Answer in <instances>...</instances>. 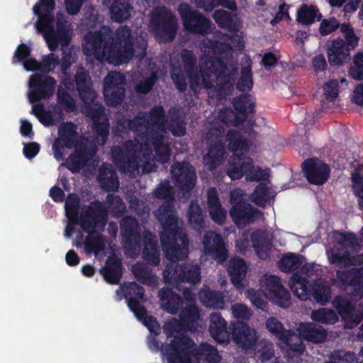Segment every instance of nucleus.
<instances>
[{
	"mask_svg": "<svg viewBox=\"0 0 363 363\" xmlns=\"http://www.w3.org/2000/svg\"><path fill=\"white\" fill-rule=\"evenodd\" d=\"M123 290L125 294V298L127 301L130 309L134 313L138 320L150 330L151 333L155 334L160 330V325L155 318L147 315V311L140 303V300L143 299V289L135 282H130L125 284Z\"/></svg>",
	"mask_w": 363,
	"mask_h": 363,
	"instance_id": "nucleus-16",
	"label": "nucleus"
},
{
	"mask_svg": "<svg viewBox=\"0 0 363 363\" xmlns=\"http://www.w3.org/2000/svg\"><path fill=\"white\" fill-rule=\"evenodd\" d=\"M213 18L220 28L229 29L233 25L232 16L223 9L216 10L213 15Z\"/></svg>",
	"mask_w": 363,
	"mask_h": 363,
	"instance_id": "nucleus-59",
	"label": "nucleus"
},
{
	"mask_svg": "<svg viewBox=\"0 0 363 363\" xmlns=\"http://www.w3.org/2000/svg\"><path fill=\"white\" fill-rule=\"evenodd\" d=\"M234 108L244 117V115L252 113L254 108V103L249 95H241L235 98L233 101Z\"/></svg>",
	"mask_w": 363,
	"mask_h": 363,
	"instance_id": "nucleus-49",
	"label": "nucleus"
},
{
	"mask_svg": "<svg viewBox=\"0 0 363 363\" xmlns=\"http://www.w3.org/2000/svg\"><path fill=\"white\" fill-rule=\"evenodd\" d=\"M259 286L263 296L271 301L283 308L290 305V294L278 277L265 274L259 280Z\"/></svg>",
	"mask_w": 363,
	"mask_h": 363,
	"instance_id": "nucleus-17",
	"label": "nucleus"
},
{
	"mask_svg": "<svg viewBox=\"0 0 363 363\" xmlns=\"http://www.w3.org/2000/svg\"><path fill=\"white\" fill-rule=\"evenodd\" d=\"M306 275L296 273L289 281V285L294 294L301 300H306L311 295V286H308Z\"/></svg>",
	"mask_w": 363,
	"mask_h": 363,
	"instance_id": "nucleus-35",
	"label": "nucleus"
},
{
	"mask_svg": "<svg viewBox=\"0 0 363 363\" xmlns=\"http://www.w3.org/2000/svg\"><path fill=\"white\" fill-rule=\"evenodd\" d=\"M155 215L162 227L160 235L162 249L170 262L163 272L165 283L177 286L179 281L199 282L201 269L197 264H174L177 259L187 257L189 243L186 235L178 230L177 216L172 202H165L157 209Z\"/></svg>",
	"mask_w": 363,
	"mask_h": 363,
	"instance_id": "nucleus-2",
	"label": "nucleus"
},
{
	"mask_svg": "<svg viewBox=\"0 0 363 363\" xmlns=\"http://www.w3.org/2000/svg\"><path fill=\"white\" fill-rule=\"evenodd\" d=\"M253 247L257 252V255L261 259L267 257L268 250L270 245V238L266 232L257 230L253 233L251 236Z\"/></svg>",
	"mask_w": 363,
	"mask_h": 363,
	"instance_id": "nucleus-43",
	"label": "nucleus"
},
{
	"mask_svg": "<svg viewBox=\"0 0 363 363\" xmlns=\"http://www.w3.org/2000/svg\"><path fill=\"white\" fill-rule=\"evenodd\" d=\"M95 126V125L94 124ZM94 129L96 128L94 127ZM96 131V130H95ZM79 136L77 132V126L72 123H62L58 129V138L55 140L52 145L54 157L60 160L65 155V147H74V153L69 157L65 163L62 165L66 166L72 172H75L80 170L84 165L89 162L96 152V145H101L98 143V138L100 140L101 136L96 132V141L92 142L83 141L79 143ZM102 143V145H104Z\"/></svg>",
	"mask_w": 363,
	"mask_h": 363,
	"instance_id": "nucleus-6",
	"label": "nucleus"
},
{
	"mask_svg": "<svg viewBox=\"0 0 363 363\" xmlns=\"http://www.w3.org/2000/svg\"><path fill=\"white\" fill-rule=\"evenodd\" d=\"M55 84V80L51 77L38 74H33L28 82L30 89L28 92L29 101L33 104L52 96Z\"/></svg>",
	"mask_w": 363,
	"mask_h": 363,
	"instance_id": "nucleus-19",
	"label": "nucleus"
},
{
	"mask_svg": "<svg viewBox=\"0 0 363 363\" xmlns=\"http://www.w3.org/2000/svg\"><path fill=\"white\" fill-rule=\"evenodd\" d=\"M279 268L286 272L299 269L300 274H306L307 277L314 274L311 264H306L302 257L292 253L286 254L282 257L279 261Z\"/></svg>",
	"mask_w": 363,
	"mask_h": 363,
	"instance_id": "nucleus-27",
	"label": "nucleus"
},
{
	"mask_svg": "<svg viewBox=\"0 0 363 363\" xmlns=\"http://www.w3.org/2000/svg\"><path fill=\"white\" fill-rule=\"evenodd\" d=\"M201 50L205 53L200 62V75L196 73V59L191 51L184 50L179 56L184 63L185 72L188 74L191 86L196 89L201 86L206 89L214 88L225 92L233 86L238 68L233 64L224 65L216 55L228 57L233 50L226 43H213L209 39L203 40Z\"/></svg>",
	"mask_w": 363,
	"mask_h": 363,
	"instance_id": "nucleus-3",
	"label": "nucleus"
},
{
	"mask_svg": "<svg viewBox=\"0 0 363 363\" xmlns=\"http://www.w3.org/2000/svg\"><path fill=\"white\" fill-rule=\"evenodd\" d=\"M207 209L211 219L221 225L226 218V211L222 207L215 188H210L207 191Z\"/></svg>",
	"mask_w": 363,
	"mask_h": 363,
	"instance_id": "nucleus-29",
	"label": "nucleus"
},
{
	"mask_svg": "<svg viewBox=\"0 0 363 363\" xmlns=\"http://www.w3.org/2000/svg\"><path fill=\"white\" fill-rule=\"evenodd\" d=\"M171 174L174 179L175 185L181 191H188L195 185V171L188 163H174L172 167Z\"/></svg>",
	"mask_w": 363,
	"mask_h": 363,
	"instance_id": "nucleus-22",
	"label": "nucleus"
},
{
	"mask_svg": "<svg viewBox=\"0 0 363 363\" xmlns=\"http://www.w3.org/2000/svg\"><path fill=\"white\" fill-rule=\"evenodd\" d=\"M233 340L242 349L252 347L258 339L257 332L247 324L238 322L233 325L232 332Z\"/></svg>",
	"mask_w": 363,
	"mask_h": 363,
	"instance_id": "nucleus-25",
	"label": "nucleus"
},
{
	"mask_svg": "<svg viewBox=\"0 0 363 363\" xmlns=\"http://www.w3.org/2000/svg\"><path fill=\"white\" fill-rule=\"evenodd\" d=\"M99 182L107 191H115L119 186L116 174L110 164H104L100 167Z\"/></svg>",
	"mask_w": 363,
	"mask_h": 363,
	"instance_id": "nucleus-37",
	"label": "nucleus"
},
{
	"mask_svg": "<svg viewBox=\"0 0 363 363\" xmlns=\"http://www.w3.org/2000/svg\"><path fill=\"white\" fill-rule=\"evenodd\" d=\"M302 168L308 181L316 185L325 183L330 173L328 166L319 160H307L302 164Z\"/></svg>",
	"mask_w": 363,
	"mask_h": 363,
	"instance_id": "nucleus-24",
	"label": "nucleus"
},
{
	"mask_svg": "<svg viewBox=\"0 0 363 363\" xmlns=\"http://www.w3.org/2000/svg\"><path fill=\"white\" fill-rule=\"evenodd\" d=\"M226 138L229 142L230 149L234 152L226 169L229 177L232 180L238 179L245 174V179L248 182L267 180L269 178L268 171L253 166L250 158L242 154L236 153L239 150L247 151L249 147L248 141L241 135L240 133L237 130H230Z\"/></svg>",
	"mask_w": 363,
	"mask_h": 363,
	"instance_id": "nucleus-8",
	"label": "nucleus"
},
{
	"mask_svg": "<svg viewBox=\"0 0 363 363\" xmlns=\"http://www.w3.org/2000/svg\"><path fill=\"white\" fill-rule=\"evenodd\" d=\"M179 55L173 54L170 56V61L172 67V79L179 91H184L186 89V84L182 69L180 65H177L175 60Z\"/></svg>",
	"mask_w": 363,
	"mask_h": 363,
	"instance_id": "nucleus-48",
	"label": "nucleus"
},
{
	"mask_svg": "<svg viewBox=\"0 0 363 363\" xmlns=\"http://www.w3.org/2000/svg\"><path fill=\"white\" fill-rule=\"evenodd\" d=\"M143 258L152 265H158L160 262V252L156 238L152 234L146 233L143 236Z\"/></svg>",
	"mask_w": 363,
	"mask_h": 363,
	"instance_id": "nucleus-32",
	"label": "nucleus"
},
{
	"mask_svg": "<svg viewBox=\"0 0 363 363\" xmlns=\"http://www.w3.org/2000/svg\"><path fill=\"white\" fill-rule=\"evenodd\" d=\"M265 325L269 332L275 335L279 340L283 336L286 330L284 329L282 323L276 318L270 317L267 319Z\"/></svg>",
	"mask_w": 363,
	"mask_h": 363,
	"instance_id": "nucleus-61",
	"label": "nucleus"
},
{
	"mask_svg": "<svg viewBox=\"0 0 363 363\" xmlns=\"http://www.w3.org/2000/svg\"><path fill=\"white\" fill-rule=\"evenodd\" d=\"M83 0H65L67 11L74 15L79 12ZM53 0H40L33 7V12L39 16L35 27L43 37L51 51L55 50L60 45L63 52L62 67L65 71L76 61V52L74 48H68V44L72 36V28L62 13H58L56 18L49 13L54 9Z\"/></svg>",
	"mask_w": 363,
	"mask_h": 363,
	"instance_id": "nucleus-5",
	"label": "nucleus"
},
{
	"mask_svg": "<svg viewBox=\"0 0 363 363\" xmlns=\"http://www.w3.org/2000/svg\"><path fill=\"white\" fill-rule=\"evenodd\" d=\"M334 303L340 315L348 321V327L357 325L363 318V307L359 306L357 308L348 300L340 297L336 298Z\"/></svg>",
	"mask_w": 363,
	"mask_h": 363,
	"instance_id": "nucleus-26",
	"label": "nucleus"
},
{
	"mask_svg": "<svg viewBox=\"0 0 363 363\" xmlns=\"http://www.w3.org/2000/svg\"><path fill=\"white\" fill-rule=\"evenodd\" d=\"M218 120L223 125H220L218 121L212 125L206 134V140L209 145L207 154L203 157V162L211 170L215 169L223 160L225 150L222 143V134L225 126L231 124L238 126L245 121V117L235 116L230 108H223L219 112Z\"/></svg>",
	"mask_w": 363,
	"mask_h": 363,
	"instance_id": "nucleus-11",
	"label": "nucleus"
},
{
	"mask_svg": "<svg viewBox=\"0 0 363 363\" xmlns=\"http://www.w3.org/2000/svg\"><path fill=\"white\" fill-rule=\"evenodd\" d=\"M57 104L67 111H74L76 108L74 99L60 86L57 91Z\"/></svg>",
	"mask_w": 363,
	"mask_h": 363,
	"instance_id": "nucleus-51",
	"label": "nucleus"
},
{
	"mask_svg": "<svg viewBox=\"0 0 363 363\" xmlns=\"http://www.w3.org/2000/svg\"><path fill=\"white\" fill-rule=\"evenodd\" d=\"M311 318L321 323L333 324L337 320V315L333 310L320 308L312 312Z\"/></svg>",
	"mask_w": 363,
	"mask_h": 363,
	"instance_id": "nucleus-50",
	"label": "nucleus"
},
{
	"mask_svg": "<svg viewBox=\"0 0 363 363\" xmlns=\"http://www.w3.org/2000/svg\"><path fill=\"white\" fill-rule=\"evenodd\" d=\"M203 252L206 255L211 257L218 262H223L227 259L225 245L220 235L208 231L203 238Z\"/></svg>",
	"mask_w": 363,
	"mask_h": 363,
	"instance_id": "nucleus-23",
	"label": "nucleus"
},
{
	"mask_svg": "<svg viewBox=\"0 0 363 363\" xmlns=\"http://www.w3.org/2000/svg\"><path fill=\"white\" fill-rule=\"evenodd\" d=\"M335 240L336 244L327 252L330 263L343 267L363 264V255L351 258L347 250L349 247L356 249L359 245L354 235L338 233ZM337 277L343 284L353 286L355 291H363V267L359 269H352L345 272H337Z\"/></svg>",
	"mask_w": 363,
	"mask_h": 363,
	"instance_id": "nucleus-7",
	"label": "nucleus"
},
{
	"mask_svg": "<svg viewBox=\"0 0 363 363\" xmlns=\"http://www.w3.org/2000/svg\"><path fill=\"white\" fill-rule=\"evenodd\" d=\"M146 45L145 38L135 37L126 26L119 27L115 32L108 26H103L84 36L83 52L88 57L94 55L99 62L119 65L129 62L133 55L138 58L143 57Z\"/></svg>",
	"mask_w": 363,
	"mask_h": 363,
	"instance_id": "nucleus-4",
	"label": "nucleus"
},
{
	"mask_svg": "<svg viewBox=\"0 0 363 363\" xmlns=\"http://www.w3.org/2000/svg\"><path fill=\"white\" fill-rule=\"evenodd\" d=\"M311 294L317 301L325 303L328 301L330 295V289L325 284L315 283L311 287Z\"/></svg>",
	"mask_w": 363,
	"mask_h": 363,
	"instance_id": "nucleus-58",
	"label": "nucleus"
},
{
	"mask_svg": "<svg viewBox=\"0 0 363 363\" xmlns=\"http://www.w3.org/2000/svg\"><path fill=\"white\" fill-rule=\"evenodd\" d=\"M209 332L212 337L219 343L228 342L229 335L227 323L220 313H213L210 316Z\"/></svg>",
	"mask_w": 363,
	"mask_h": 363,
	"instance_id": "nucleus-30",
	"label": "nucleus"
},
{
	"mask_svg": "<svg viewBox=\"0 0 363 363\" xmlns=\"http://www.w3.org/2000/svg\"><path fill=\"white\" fill-rule=\"evenodd\" d=\"M199 314L197 307L195 305L190 303L181 313L180 320H178L175 318H172L164 325V333L167 336H172L173 339L171 340L168 344L162 345L160 347V342L155 337H152L149 339V348L152 351L160 350L163 357V359L167 360V357L162 353V350L164 347L169 346V345L171 343V342L174 339L176 336L182 337L184 335L180 336V333H182V332L185 329L189 328V325L190 323H193L194 322H195L199 318Z\"/></svg>",
	"mask_w": 363,
	"mask_h": 363,
	"instance_id": "nucleus-13",
	"label": "nucleus"
},
{
	"mask_svg": "<svg viewBox=\"0 0 363 363\" xmlns=\"http://www.w3.org/2000/svg\"><path fill=\"white\" fill-rule=\"evenodd\" d=\"M169 363H199L200 357H205L208 363H218L221 357L211 345L202 343L196 347L192 340L186 335L175 337L169 346L162 350Z\"/></svg>",
	"mask_w": 363,
	"mask_h": 363,
	"instance_id": "nucleus-9",
	"label": "nucleus"
},
{
	"mask_svg": "<svg viewBox=\"0 0 363 363\" xmlns=\"http://www.w3.org/2000/svg\"><path fill=\"white\" fill-rule=\"evenodd\" d=\"M162 307L167 312L174 314L179 309L181 298L174 294L169 289H162L158 292Z\"/></svg>",
	"mask_w": 363,
	"mask_h": 363,
	"instance_id": "nucleus-38",
	"label": "nucleus"
},
{
	"mask_svg": "<svg viewBox=\"0 0 363 363\" xmlns=\"http://www.w3.org/2000/svg\"><path fill=\"white\" fill-rule=\"evenodd\" d=\"M121 235L125 240V253L131 257L140 252V236L136 220L131 217L124 218L121 223Z\"/></svg>",
	"mask_w": 363,
	"mask_h": 363,
	"instance_id": "nucleus-21",
	"label": "nucleus"
},
{
	"mask_svg": "<svg viewBox=\"0 0 363 363\" xmlns=\"http://www.w3.org/2000/svg\"><path fill=\"white\" fill-rule=\"evenodd\" d=\"M350 50V47L347 45L342 39L334 40L328 51L330 63L335 65L342 64L349 56Z\"/></svg>",
	"mask_w": 363,
	"mask_h": 363,
	"instance_id": "nucleus-33",
	"label": "nucleus"
},
{
	"mask_svg": "<svg viewBox=\"0 0 363 363\" xmlns=\"http://www.w3.org/2000/svg\"><path fill=\"white\" fill-rule=\"evenodd\" d=\"M163 114L162 108L155 106L149 114L140 113L132 121H117L118 130H131L135 136V140L127 142L123 149L115 147L111 150L113 162L122 172L133 174L141 168L143 172L149 173L155 171V161L164 164L169 160L170 149L167 130L175 136H182L185 128L180 123L176 127L167 125Z\"/></svg>",
	"mask_w": 363,
	"mask_h": 363,
	"instance_id": "nucleus-1",
	"label": "nucleus"
},
{
	"mask_svg": "<svg viewBox=\"0 0 363 363\" xmlns=\"http://www.w3.org/2000/svg\"><path fill=\"white\" fill-rule=\"evenodd\" d=\"M297 330L303 339L314 343L323 342L327 336L322 327L312 323H300Z\"/></svg>",
	"mask_w": 363,
	"mask_h": 363,
	"instance_id": "nucleus-34",
	"label": "nucleus"
},
{
	"mask_svg": "<svg viewBox=\"0 0 363 363\" xmlns=\"http://www.w3.org/2000/svg\"><path fill=\"white\" fill-rule=\"evenodd\" d=\"M79 198L74 195L68 196L65 201V212L67 219L74 220L77 218L79 211Z\"/></svg>",
	"mask_w": 363,
	"mask_h": 363,
	"instance_id": "nucleus-53",
	"label": "nucleus"
},
{
	"mask_svg": "<svg viewBox=\"0 0 363 363\" xmlns=\"http://www.w3.org/2000/svg\"><path fill=\"white\" fill-rule=\"evenodd\" d=\"M301 337L300 335H298L291 330H286L279 339V345L282 350H285L286 352L291 350L301 352L304 350V347Z\"/></svg>",
	"mask_w": 363,
	"mask_h": 363,
	"instance_id": "nucleus-42",
	"label": "nucleus"
},
{
	"mask_svg": "<svg viewBox=\"0 0 363 363\" xmlns=\"http://www.w3.org/2000/svg\"><path fill=\"white\" fill-rule=\"evenodd\" d=\"M102 230L99 225H96L84 241L78 240L76 242V247H80L84 244L85 251L87 253L94 252L96 257L101 258L105 255V240L103 236L96 233V230ZM86 232V230H85Z\"/></svg>",
	"mask_w": 363,
	"mask_h": 363,
	"instance_id": "nucleus-28",
	"label": "nucleus"
},
{
	"mask_svg": "<svg viewBox=\"0 0 363 363\" xmlns=\"http://www.w3.org/2000/svg\"><path fill=\"white\" fill-rule=\"evenodd\" d=\"M259 357L262 362L269 361L274 354L272 342L268 341L261 342V348L258 350Z\"/></svg>",
	"mask_w": 363,
	"mask_h": 363,
	"instance_id": "nucleus-63",
	"label": "nucleus"
},
{
	"mask_svg": "<svg viewBox=\"0 0 363 363\" xmlns=\"http://www.w3.org/2000/svg\"><path fill=\"white\" fill-rule=\"evenodd\" d=\"M150 28L160 40L172 41L177 32V19L167 9L155 8L151 12Z\"/></svg>",
	"mask_w": 363,
	"mask_h": 363,
	"instance_id": "nucleus-14",
	"label": "nucleus"
},
{
	"mask_svg": "<svg viewBox=\"0 0 363 363\" xmlns=\"http://www.w3.org/2000/svg\"><path fill=\"white\" fill-rule=\"evenodd\" d=\"M339 26L340 27V25L335 18L324 19L320 23L319 31L321 35H326L335 30Z\"/></svg>",
	"mask_w": 363,
	"mask_h": 363,
	"instance_id": "nucleus-64",
	"label": "nucleus"
},
{
	"mask_svg": "<svg viewBox=\"0 0 363 363\" xmlns=\"http://www.w3.org/2000/svg\"><path fill=\"white\" fill-rule=\"evenodd\" d=\"M101 272L106 281L111 284L118 283L121 277V262L116 257H109Z\"/></svg>",
	"mask_w": 363,
	"mask_h": 363,
	"instance_id": "nucleus-39",
	"label": "nucleus"
},
{
	"mask_svg": "<svg viewBox=\"0 0 363 363\" xmlns=\"http://www.w3.org/2000/svg\"><path fill=\"white\" fill-rule=\"evenodd\" d=\"M350 74L355 79H363V52H358L354 56L353 64L350 69Z\"/></svg>",
	"mask_w": 363,
	"mask_h": 363,
	"instance_id": "nucleus-54",
	"label": "nucleus"
},
{
	"mask_svg": "<svg viewBox=\"0 0 363 363\" xmlns=\"http://www.w3.org/2000/svg\"><path fill=\"white\" fill-rule=\"evenodd\" d=\"M189 225L196 230H201L203 225L202 211L197 202L191 201L187 211Z\"/></svg>",
	"mask_w": 363,
	"mask_h": 363,
	"instance_id": "nucleus-47",
	"label": "nucleus"
},
{
	"mask_svg": "<svg viewBox=\"0 0 363 363\" xmlns=\"http://www.w3.org/2000/svg\"><path fill=\"white\" fill-rule=\"evenodd\" d=\"M135 277L143 284L155 288L158 284V277L153 274L145 264L138 262L132 267Z\"/></svg>",
	"mask_w": 363,
	"mask_h": 363,
	"instance_id": "nucleus-41",
	"label": "nucleus"
},
{
	"mask_svg": "<svg viewBox=\"0 0 363 363\" xmlns=\"http://www.w3.org/2000/svg\"><path fill=\"white\" fill-rule=\"evenodd\" d=\"M274 192L265 184H259L251 195V200L259 206H265L274 198Z\"/></svg>",
	"mask_w": 363,
	"mask_h": 363,
	"instance_id": "nucleus-44",
	"label": "nucleus"
},
{
	"mask_svg": "<svg viewBox=\"0 0 363 363\" xmlns=\"http://www.w3.org/2000/svg\"><path fill=\"white\" fill-rule=\"evenodd\" d=\"M340 32L345 36L347 41V45L350 46L351 49H354L357 46L359 38L355 35L354 29L350 24H341Z\"/></svg>",
	"mask_w": 363,
	"mask_h": 363,
	"instance_id": "nucleus-56",
	"label": "nucleus"
},
{
	"mask_svg": "<svg viewBox=\"0 0 363 363\" xmlns=\"http://www.w3.org/2000/svg\"><path fill=\"white\" fill-rule=\"evenodd\" d=\"M125 77L117 72H111L104 80V94L108 105L121 104L125 94Z\"/></svg>",
	"mask_w": 363,
	"mask_h": 363,
	"instance_id": "nucleus-18",
	"label": "nucleus"
},
{
	"mask_svg": "<svg viewBox=\"0 0 363 363\" xmlns=\"http://www.w3.org/2000/svg\"><path fill=\"white\" fill-rule=\"evenodd\" d=\"M321 14L313 5L303 4L298 11L297 20L302 24H311L315 19L320 20Z\"/></svg>",
	"mask_w": 363,
	"mask_h": 363,
	"instance_id": "nucleus-46",
	"label": "nucleus"
},
{
	"mask_svg": "<svg viewBox=\"0 0 363 363\" xmlns=\"http://www.w3.org/2000/svg\"><path fill=\"white\" fill-rule=\"evenodd\" d=\"M184 28L190 33L203 34L210 29L211 21L196 11H192L187 4H181L178 8Z\"/></svg>",
	"mask_w": 363,
	"mask_h": 363,
	"instance_id": "nucleus-20",
	"label": "nucleus"
},
{
	"mask_svg": "<svg viewBox=\"0 0 363 363\" xmlns=\"http://www.w3.org/2000/svg\"><path fill=\"white\" fill-rule=\"evenodd\" d=\"M338 84L337 79H330L323 84V95L327 100L332 101L337 97Z\"/></svg>",
	"mask_w": 363,
	"mask_h": 363,
	"instance_id": "nucleus-62",
	"label": "nucleus"
},
{
	"mask_svg": "<svg viewBox=\"0 0 363 363\" xmlns=\"http://www.w3.org/2000/svg\"><path fill=\"white\" fill-rule=\"evenodd\" d=\"M75 81L79 96L84 103L82 113L89 116L94 123L96 132L101 136L99 143L106 142L108 135V123L104 113L102 105L96 101V94L90 86L91 78L83 67H79L75 76Z\"/></svg>",
	"mask_w": 363,
	"mask_h": 363,
	"instance_id": "nucleus-10",
	"label": "nucleus"
},
{
	"mask_svg": "<svg viewBox=\"0 0 363 363\" xmlns=\"http://www.w3.org/2000/svg\"><path fill=\"white\" fill-rule=\"evenodd\" d=\"M231 313L235 318L242 320H249L253 314L247 306L240 303L231 306Z\"/></svg>",
	"mask_w": 363,
	"mask_h": 363,
	"instance_id": "nucleus-60",
	"label": "nucleus"
},
{
	"mask_svg": "<svg viewBox=\"0 0 363 363\" xmlns=\"http://www.w3.org/2000/svg\"><path fill=\"white\" fill-rule=\"evenodd\" d=\"M252 84L251 67L248 64L242 69L241 77L237 84V89L242 91H248L252 87Z\"/></svg>",
	"mask_w": 363,
	"mask_h": 363,
	"instance_id": "nucleus-52",
	"label": "nucleus"
},
{
	"mask_svg": "<svg viewBox=\"0 0 363 363\" xmlns=\"http://www.w3.org/2000/svg\"><path fill=\"white\" fill-rule=\"evenodd\" d=\"M106 204L105 208L101 203L94 202L82 209L81 225L84 230L91 233L96 225L104 228L108 212L116 214L123 212L125 208V203L117 196L108 195Z\"/></svg>",
	"mask_w": 363,
	"mask_h": 363,
	"instance_id": "nucleus-12",
	"label": "nucleus"
},
{
	"mask_svg": "<svg viewBox=\"0 0 363 363\" xmlns=\"http://www.w3.org/2000/svg\"><path fill=\"white\" fill-rule=\"evenodd\" d=\"M33 113L39 119V121L45 125H50L56 122L52 115L50 112H46L42 104H37L32 108Z\"/></svg>",
	"mask_w": 363,
	"mask_h": 363,
	"instance_id": "nucleus-55",
	"label": "nucleus"
},
{
	"mask_svg": "<svg viewBox=\"0 0 363 363\" xmlns=\"http://www.w3.org/2000/svg\"><path fill=\"white\" fill-rule=\"evenodd\" d=\"M130 11L131 6L128 0H113L111 7V16L113 21L121 22L126 20L130 16Z\"/></svg>",
	"mask_w": 363,
	"mask_h": 363,
	"instance_id": "nucleus-45",
	"label": "nucleus"
},
{
	"mask_svg": "<svg viewBox=\"0 0 363 363\" xmlns=\"http://www.w3.org/2000/svg\"><path fill=\"white\" fill-rule=\"evenodd\" d=\"M135 277L143 284L155 288L158 284V277L153 274L145 264L138 262L132 267Z\"/></svg>",
	"mask_w": 363,
	"mask_h": 363,
	"instance_id": "nucleus-40",
	"label": "nucleus"
},
{
	"mask_svg": "<svg viewBox=\"0 0 363 363\" xmlns=\"http://www.w3.org/2000/svg\"><path fill=\"white\" fill-rule=\"evenodd\" d=\"M199 298L206 307L223 309L225 307L224 295L209 289H202L199 293Z\"/></svg>",
	"mask_w": 363,
	"mask_h": 363,
	"instance_id": "nucleus-36",
	"label": "nucleus"
},
{
	"mask_svg": "<svg viewBox=\"0 0 363 363\" xmlns=\"http://www.w3.org/2000/svg\"><path fill=\"white\" fill-rule=\"evenodd\" d=\"M228 272L230 277L232 284L238 291H242L245 288L242 283L247 273V266L240 258H233L230 260L228 267Z\"/></svg>",
	"mask_w": 363,
	"mask_h": 363,
	"instance_id": "nucleus-31",
	"label": "nucleus"
},
{
	"mask_svg": "<svg viewBox=\"0 0 363 363\" xmlns=\"http://www.w3.org/2000/svg\"><path fill=\"white\" fill-rule=\"evenodd\" d=\"M230 203L232 207L229 214L238 228H243L262 217L260 211L253 208L245 201L244 192L241 189H234L230 191Z\"/></svg>",
	"mask_w": 363,
	"mask_h": 363,
	"instance_id": "nucleus-15",
	"label": "nucleus"
},
{
	"mask_svg": "<svg viewBox=\"0 0 363 363\" xmlns=\"http://www.w3.org/2000/svg\"><path fill=\"white\" fill-rule=\"evenodd\" d=\"M352 182L354 194L359 197V206L363 209V177L357 170L352 173Z\"/></svg>",
	"mask_w": 363,
	"mask_h": 363,
	"instance_id": "nucleus-57",
	"label": "nucleus"
}]
</instances>
